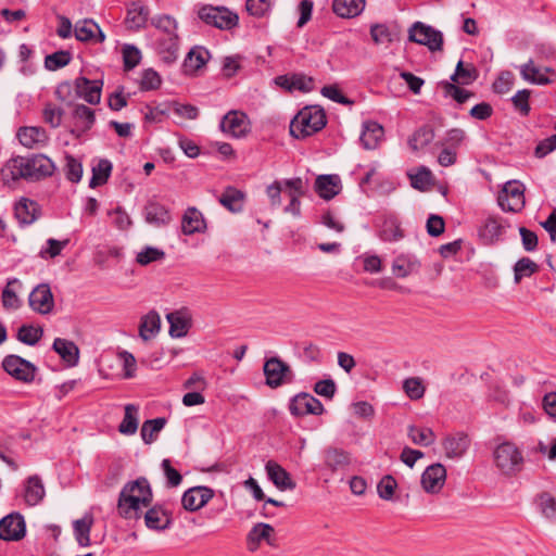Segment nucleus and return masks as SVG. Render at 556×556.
<instances>
[{
  "label": "nucleus",
  "mask_w": 556,
  "mask_h": 556,
  "mask_svg": "<svg viewBox=\"0 0 556 556\" xmlns=\"http://www.w3.org/2000/svg\"><path fill=\"white\" fill-rule=\"evenodd\" d=\"M56 170L54 162L42 153L28 156H13L1 169L4 181L16 182L20 179L39 181L51 177Z\"/></svg>",
  "instance_id": "nucleus-1"
},
{
  "label": "nucleus",
  "mask_w": 556,
  "mask_h": 556,
  "mask_svg": "<svg viewBox=\"0 0 556 556\" xmlns=\"http://www.w3.org/2000/svg\"><path fill=\"white\" fill-rule=\"evenodd\" d=\"M153 502V491L146 477L128 481L122 488L117 500L118 515L124 519H140L142 508H148Z\"/></svg>",
  "instance_id": "nucleus-2"
},
{
  "label": "nucleus",
  "mask_w": 556,
  "mask_h": 556,
  "mask_svg": "<svg viewBox=\"0 0 556 556\" xmlns=\"http://www.w3.org/2000/svg\"><path fill=\"white\" fill-rule=\"evenodd\" d=\"M327 124L326 113L318 105L303 108L290 124V134L296 139H304L321 130Z\"/></svg>",
  "instance_id": "nucleus-3"
},
{
  "label": "nucleus",
  "mask_w": 556,
  "mask_h": 556,
  "mask_svg": "<svg viewBox=\"0 0 556 556\" xmlns=\"http://www.w3.org/2000/svg\"><path fill=\"white\" fill-rule=\"evenodd\" d=\"M493 462L498 471L508 478L519 475L525 466L522 451L510 441H505L495 446Z\"/></svg>",
  "instance_id": "nucleus-4"
},
{
  "label": "nucleus",
  "mask_w": 556,
  "mask_h": 556,
  "mask_svg": "<svg viewBox=\"0 0 556 556\" xmlns=\"http://www.w3.org/2000/svg\"><path fill=\"white\" fill-rule=\"evenodd\" d=\"M198 15L205 24L226 30L232 29L239 22L238 15L225 7L203 5Z\"/></svg>",
  "instance_id": "nucleus-5"
},
{
  "label": "nucleus",
  "mask_w": 556,
  "mask_h": 556,
  "mask_svg": "<svg viewBox=\"0 0 556 556\" xmlns=\"http://www.w3.org/2000/svg\"><path fill=\"white\" fill-rule=\"evenodd\" d=\"M266 384L273 389L291 382L293 372L291 367L278 356L267 358L263 366Z\"/></svg>",
  "instance_id": "nucleus-6"
},
{
  "label": "nucleus",
  "mask_w": 556,
  "mask_h": 556,
  "mask_svg": "<svg viewBox=\"0 0 556 556\" xmlns=\"http://www.w3.org/2000/svg\"><path fill=\"white\" fill-rule=\"evenodd\" d=\"M526 204L525 186L517 180L507 181L498 194V205L503 211L518 213Z\"/></svg>",
  "instance_id": "nucleus-7"
},
{
  "label": "nucleus",
  "mask_w": 556,
  "mask_h": 556,
  "mask_svg": "<svg viewBox=\"0 0 556 556\" xmlns=\"http://www.w3.org/2000/svg\"><path fill=\"white\" fill-rule=\"evenodd\" d=\"M3 370L14 379L30 383L35 380L37 367L18 355H7L2 361Z\"/></svg>",
  "instance_id": "nucleus-8"
},
{
  "label": "nucleus",
  "mask_w": 556,
  "mask_h": 556,
  "mask_svg": "<svg viewBox=\"0 0 556 556\" xmlns=\"http://www.w3.org/2000/svg\"><path fill=\"white\" fill-rule=\"evenodd\" d=\"M308 191V180L301 177L285 179V194L289 198V204L283 207V212L294 217L301 216V198Z\"/></svg>",
  "instance_id": "nucleus-9"
},
{
  "label": "nucleus",
  "mask_w": 556,
  "mask_h": 556,
  "mask_svg": "<svg viewBox=\"0 0 556 556\" xmlns=\"http://www.w3.org/2000/svg\"><path fill=\"white\" fill-rule=\"evenodd\" d=\"M408 38L410 41L427 46L430 51H440L443 46V35L441 31L427 26L421 22H416L409 28Z\"/></svg>",
  "instance_id": "nucleus-10"
},
{
  "label": "nucleus",
  "mask_w": 556,
  "mask_h": 556,
  "mask_svg": "<svg viewBox=\"0 0 556 556\" xmlns=\"http://www.w3.org/2000/svg\"><path fill=\"white\" fill-rule=\"evenodd\" d=\"M289 410L294 417H303L305 415H321L325 408L318 399L309 393L301 392L290 400Z\"/></svg>",
  "instance_id": "nucleus-11"
},
{
  "label": "nucleus",
  "mask_w": 556,
  "mask_h": 556,
  "mask_svg": "<svg viewBox=\"0 0 556 556\" xmlns=\"http://www.w3.org/2000/svg\"><path fill=\"white\" fill-rule=\"evenodd\" d=\"M220 129L233 138L244 137L250 131L248 115L241 111H229L220 121Z\"/></svg>",
  "instance_id": "nucleus-12"
},
{
  "label": "nucleus",
  "mask_w": 556,
  "mask_h": 556,
  "mask_svg": "<svg viewBox=\"0 0 556 556\" xmlns=\"http://www.w3.org/2000/svg\"><path fill=\"white\" fill-rule=\"evenodd\" d=\"M26 534V523L20 513H11L0 520V540L20 541Z\"/></svg>",
  "instance_id": "nucleus-13"
},
{
  "label": "nucleus",
  "mask_w": 556,
  "mask_h": 556,
  "mask_svg": "<svg viewBox=\"0 0 556 556\" xmlns=\"http://www.w3.org/2000/svg\"><path fill=\"white\" fill-rule=\"evenodd\" d=\"M28 303L33 311L46 315L52 312L54 299L50 286L40 283L33 289L28 296Z\"/></svg>",
  "instance_id": "nucleus-14"
},
{
  "label": "nucleus",
  "mask_w": 556,
  "mask_h": 556,
  "mask_svg": "<svg viewBox=\"0 0 556 556\" xmlns=\"http://www.w3.org/2000/svg\"><path fill=\"white\" fill-rule=\"evenodd\" d=\"M214 496V491L208 486H193L188 489L181 497L182 507L188 511H197L207 504Z\"/></svg>",
  "instance_id": "nucleus-15"
},
{
  "label": "nucleus",
  "mask_w": 556,
  "mask_h": 556,
  "mask_svg": "<svg viewBox=\"0 0 556 556\" xmlns=\"http://www.w3.org/2000/svg\"><path fill=\"white\" fill-rule=\"evenodd\" d=\"M446 480V469L440 464H432L421 475V485L427 493L435 494L441 491Z\"/></svg>",
  "instance_id": "nucleus-16"
},
{
  "label": "nucleus",
  "mask_w": 556,
  "mask_h": 556,
  "mask_svg": "<svg viewBox=\"0 0 556 556\" xmlns=\"http://www.w3.org/2000/svg\"><path fill=\"white\" fill-rule=\"evenodd\" d=\"M150 16V9L142 1H132L127 7L125 25L127 29L138 31L147 26Z\"/></svg>",
  "instance_id": "nucleus-17"
},
{
  "label": "nucleus",
  "mask_w": 556,
  "mask_h": 556,
  "mask_svg": "<svg viewBox=\"0 0 556 556\" xmlns=\"http://www.w3.org/2000/svg\"><path fill=\"white\" fill-rule=\"evenodd\" d=\"M102 87V80H90L83 76L75 80V90L77 96L92 105L100 102Z\"/></svg>",
  "instance_id": "nucleus-18"
},
{
  "label": "nucleus",
  "mask_w": 556,
  "mask_h": 556,
  "mask_svg": "<svg viewBox=\"0 0 556 556\" xmlns=\"http://www.w3.org/2000/svg\"><path fill=\"white\" fill-rule=\"evenodd\" d=\"M40 214L39 204L27 198H22L14 206V215L22 226L31 225Z\"/></svg>",
  "instance_id": "nucleus-19"
},
{
  "label": "nucleus",
  "mask_w": 556,
  "mask_h": 556,
  "mask_svg": "<svg viewBox=\"0 0 556 556\" xmlns=\"http://www.w3.org/2000/svg\"><path fill=\"white\" fill-rule=\"evenodd\" d=\"M148 508L149 509L144 514L142 513L147 528L155 531H162L169 528L172 520L162 505L156 504Z\"/></svg>",
  "instance_id": "nucleus-20"
},
{
  "label": "nucleus",
  "mask_w": 556,
  "mask_h": 556,
  "mask_svg": "<svg viewBox=\"0 0 556 556\" xmlns=\"http://www.w3.org/2000/svg\"><path fill=\"white\" fill-rule=\"evenodd\" d=\"M143 214L146 222L155 227L166 226L172 220L169 210L156 201H149L144 206Z\"/></svg>",
  "instance_id": "nucleus-21"
},
{
  "label": "nucleus",
  "mask_w": 556,
  "mask_h": 556,
  "mask_svg": "<svg viewBox=\"0 0 556 556\" xmlns=\"http://www.w3.org/2000/svg\"><path fill=\"white\" fill-rule=\"evenodd\" d=\"M505 231V227L500 223L498 218L490 216L478 229V236L484 245L496 243Z\"/></svg>",
  "instance_id": "nucleus-22"
},
{
  "label": "nucleus",
  "mask_w": 556,
  "mask_h": 556,
  "mask_svg": "<svg viewBox=\"0 0 556 556\" xmlns=\"http://www.w3.org/2000/svg\"><path fill=\"white\" fill-rule=\"evenodd\" d=\"M470 439L464 432L447 435L443 441V448L448 458H460L469 448Z\"/></svg>",
  "instance_id": "nucleus-23"
},
{
  "label": "nucleus",
  "mask_w": 556,
  "mask_h": 556,
  "mask_svg": "<svg viewBox=\"0 0 556 556\" xmlns=\"http://www.w3.org/2000/svg\"><path fill=\"white\" fill-rule=\"evenodd\" d=\"M181 230L185 235L191 236L206 230V223L203 214L197 207H188L181 219Z\"/></svg>",
  "instance_id": "nucleus-24"
},
{
  "label": "nucleus",
  "mask_w": 556,
  "mask_h": 556,
  "mask_svg": "<svg viewBox=\"0 0 556 556\" xmlns=\"http://www.w3.org/2000/svg\"><path fill=\"white\" fill-rule=\"evenodd\" d=\"M155 49L162 61L166 64H172L178 59L179 37L164 36L156 40Z\"/></svg>",
  "instance_id": "nucleus-25"
},
{
  "label": "nucleus",
  "mask_w": 556,
  "mask_h": 556,
  "mask_svg": "<svg viewBox=\"0 0 556 556\" xmlns=\"http://www.w3.org/2000/svg\"><path fill=\"white\" fill-rule=\"evenodd\" d=\"M268 479L280 490H293L295 483L290 473L274 460H268L265 465Z\"/></svg>",
  "instance_id": "nucleus-26"
},
{
  "label": "nucleus",
  "mask_w": 556,
  "mask_h": 556,
  "mask_svg": "<svg viewBox=\"0 0 556 556\" xmlns=\"http://www.w3.org/2000/svg\"><path fill=\"white\" fill-rule=\"evenodd\" d=\"M315 191L324 200L333 199L341 190L337 175H319L315 180Z\"/></svg>",
  "instance_id": "nucleus-27"
},
{
  "label": "nucleus",
  "mask_w": 556,
  "mask_h": 556,
  "mask_svg": "<svg viewBox=\"0 0 556 556\" xmlns=\"http://www.w3.org/2000/svg\"><path fill=\"white\" fill-rule=\"evenodd\" d=\"M420 268V262L413 254H400L392 263V273L397 278H405Z\"/></svg>",
  "instance_id": "nucleus-28"
},
{
  "label": "nucleus",
  "mask_w": 556,
  "mask_h": 556,
  "mask_svg": "<svg viewBox=\"0 0 556 556\" xmlns=\"http://www.w3.org/2000/svg\"><path fill=\"white\" fill-rule=\"evenodd\" d=\"M275 530L269 523H256L248 533L247 541L250 551H255L260 546L261 541H266L267 544L274 546L275 543L271 540Z\"/></svg>",
  "instance_id": "nucleus-29"
},
{
  "label": "nucleus",
  "mask_w": 556,
  "mask_h": 556,
  "mask_svg": "<svg viewBox=\"0 0 556 556\" xmlns=\"http://www.w3.org/2000/svg\"><path fill=\"white\" fill-rule=\"evenodd\" d=\"M521 76L525 80L535 85H547L552 80L547 77V73H553L549 67H539L532 60H529L520 67Z\"/></svg>",
  "instance_id": "nucleus-30"
},
{
  "label": "nucleus",
  "mask_w": 556,
  "mask_h": 556,
  "mask_svg": "<svg viewBox=\"0 0 556 556\" xmlns=\"http://www.w3.org/2000/svg\"><path fill=\"white\" fill-rule=\"evenodd\" d=\"M384 135L383 127L377 122H367L359 137L363 147L372 150L378 147Z\"/></svg>",
  "instance_id": "nucleus-31"
},
{
  "label": "nucleus",
  "mask_w": 556,
  "mask_h": 556,
  "mask_svg": "<svg viewBox=\"0 0 556 556\" xmlns=\"http://www.w3.org/2000/svg\"><path fill=\"white\" fill-rule=\"evenodd\" d=\"M166 319L169 324V336L172 338L185 337L191 327L190 317L182 312L168 313Z\"/></svg>",
  "instance_id": "nucleus-32"
},
{
  "label": "nucleus",
  "mask_w": 556,
  "mask_h": 556,
  "mask_svg": "<svg viewBox=\"0 0 556 556\" xmlns=\"http://www.w3.org/2000/svg\"><path fill=\"white\" fill-rule=\"evenodd\" d=\"M17 139L26 148H34L47 141L48 136L42 127H21L17 131Z\"/></svg>",
  "instance_id": "nucleus-33"
},
{
  "label": "nucleus",
  "mask_w": 556,
  "mask_h": 556,
  "mask_svg": "<svg viewBox=\"0 0 556 556\" xmlns=\"http://www.w3.org/2000/svg\"><path fill=\"white\" fill-rule=\"evenodd\" d=\"M52 348L70 366L77 365L79 359V350L73 341L56 338L53 341Z\"/></svg>",
  "instance_id": "nucleus-34"
},
{
  "label": "nucleus",
  "mask_w": 556,
  "mask_h": 556,
  "mask_svg": "<svg viewBox=\"0 0 556 556\" xmlns=\"http://www.w3.org/2000/svg\"><path fill=\"white\" fill-rule=\"evenodd\" d=\"M365 8V0H333L332 10L342 18L359 15Z\"/></svg>",
  "instance_id": "nucleus-35"
},
{
  "label": "nucleus",
  "mask_w": 556,
  "mask_h": 556,
  "mask_svg": "<svg viewBox=\"0 0 556 556\" xmlns=\"http://www.w3.org/2000/svg\"><path fill=\"white\" fill-rule=\"evenodd\" d=\"M92 525L93 518L91 515H86L73 522L74 535L79 546L87 547L91 544L90 531Z\"/></svg>",
  "instance_id": "nucleus-36"
},
{
  "label": "nucleus",
  "mask_w": 556,
  "mask_h": 556,
  "mask_svg": "<svg viewBox=\"0 0 556 556\" xmlns=\"http://www.w3.org/2000/svg\"><path fill=\"white\" fill-rule=\"evenodd\" d=\"M244 193L231 186H228L219 198V203L232 213L242 211Z\"/></svg>",
  "instance_id": "nucleus-37"
},
{
  "label": "nucleus",
  "mask_w": 556,
  "mask_h": 556,
  "mask_svg": "<svg viewBox=\"0 0 556 556\" xmlns=\"http://www.w3.org/2000/svg\"><path fill=\"white\" fill-rule=\"evenodd\" d=\"M160 315L155 311H151L141 318L139 325V336L142 338V340L148 341L160 331Z\"/></svg>",
  "instance_id": "nucleus-38"
},
{
  "label": "nucleus",
  "mask_w": 556,
  "mask_h": 556,
  "mask_svg": "<svg viewBox=\"0 0 556 556\" xmlns=\"http://www.w3.org/2000/svg\"><path fill=\"white\" fill-rule=\"evenodd\" d=\"M45 486L38 476H31L27 480L25 489V501L28 505L35 506L39 504L45 496Z\"/></svg>",
  "instance_id": "nucleus-39"
},
{
  "label": "nucleus",
  "mask_w": 556,
  "mask_h": 556,
  "mask_svg": "<svg viewBox=\"0 0 556 556\" xmlns=\"http://www.w3.org/2000/svg\"><path fill=\"white\" fill-rule=\"evenodd\" d=\"M166 419L164 417H157L154 419H148L142 424L140 434L141 439L146 444L153 443L159 432L165 427Z\"/></svg>",
  "instance_id": "nucleus-40"
},
{
  "label": "nucleus",
  "mask_w": 556,
  "mask_h": 556,
  "mask_svg": "<svg viewBox=\"0 0 556 556\" xmlns=\"http://www.w3.org/2000/svg\"><path fill=\"white\" fill-rule=\"evenodd\" d=\"M350 463L349 453L342 448L328 447L325 450V464L332 471L342 468Z\"/></svg>",
  "instance_id": "nucleus-41"
},
{
  "label": "nucleus",
  "mask_w": 556,
  "mask_h": 556,
  "mask_svg": "<svg viewBox=\"0 0 556 556\" xmlns=\"http://www.w3.org/2000/svg\"><path fill=\"white\" fill-rule=\"evenodd\" d=\"M138 429V407L134 404L125 406V414L122 422L118 426V431L122 434H135Z\"/></svg>",
  "instance_id": "nucleus-42"
},
{
  "label": "nucleus",
  "mask_w": 556,
  "mask_h": 556,
  "mask_svg": "<svg viewBox=\"0 0 556 556\" xmlns=\"http://www.w3.org/2000/svg\"><path fill=\"white\" fill-rule=\"evenodd\" d=\"M407 435L412 442L420 446H430L435 441V434L430 428H420L417 426H409Z\"/></svg>",
  "instance_id": "nucleus-43"
},
{
  "label": "nucleus",
  "mask_w": 556,
  "mask_h": 556,
  "mask_svg": "<svg viewBox=\"0 0 556 556\" xmlns=\"http://www.w3.org/2000/svg\"><path fill=\"white\" fill-rule=\"evenodd\" d=\"M112 163L106 160H100L97 165L92 167V177L89 181L90 188H97L104 185L111 176Z\"/></svg>",
  "instance_id": "nucleus-44"
},
{
  "label": "nucleus",
  "mask_w": 556,
  "mask_h": 556,
  "mask_svg": "<svg viewBox=\"0 0 556 556\" xmlns=\"http://www.w3.org/2000/svg\"><path fill=\"white\" fill-rule=\"evenodd\" d=\"M434 138V131L432 127L424 125L418 128L408 140V144L412 150L418 151L427 147Z\"/></svg>",
  "instance_id": "nucleus-45"
},
{
  "label": "nucleus",
  "mask_w": 556,
  "mask_h": 556,
  "mask_svg": "<svg viewBox=\"0 0 556 556\" xmlns=\"http://www.w3.org/2000/svg\"><path fill=\"white\" fill-rule=\"evenodd\" d=\"M379 237L382 241L393 242L401 240L404 237V232L395 218H389L383 222Z\"/></svg>",
  "instance_id": "nucleus-46"
},
{
  "label": "nucleus",
  "mask_w": 556,
  "mask_h": 556,
  "mask_svg": "<svg viewBox=\"0 0 556 556\" xmlns=\"http://www.w3.org/2000/svg\"><path fill=\"white\" fill-rule=\"evenodd\" d=\"M208 55V51L203 48L191 49L184 63L186 72H195L201 68L207 62Z\"/></svg>",
  "instance_id": "nucleus-47"
},
{
  "label": "nucleus",
  "mask_w": 556,
  "mask_h": 556,
  "mask_svg": "<svg viewBox=\"0 0 556 556\" xmlns=\"http://www.w3.org/2000/svg\"><path fill=\"white\" fill-rule=\"evenodd\" d=\"M152 26L164 33V36H174L177 34V21L168 14H157L150 20Z\"/></svg>",
  "instance_id": "nucleus-48"
},
{
  "label": "nucleus",
  "mask_w": 556,
  "mask_h": 556,
  "mask_svg": "<svg viewBox=\"0 0 556 556\" xmlns=\"http://www.w3.org/2000/svg\"><path fill=\"white\" fill-rule=\"evenodd\" d=\"M64 174L67 180L77 184L83 177L81 162L71 154H65Z\"/></svg>",
  "instance_id": "nucleus-49"
},
{
  "label": "nucleus",
  "mask_w": 556,
  "mask_h": 556,
  "mask_svg": "<svg viewBox=\"0 0 556 556\" xmlns=\"http://www.w3.org/2000/svg\"><path fill=\"white\" fill-rule=\"evenodd\" d=\"M440 86L443 89L445 97L453 98L459 104L465 103L469 98L473 96L472 92L465 90L453 83L441 81Z\"/></svg>",
  "instance_id": "nucleus-50"
},
{
  "label": "nucleus",
  "mask_w": 556,
  "mask_h": 556,
  "mask_svg": "<svg viewBox=\"0 0 556 556\" xmlns=\"http://www.w3.org/2000/svg\"><path fill=\"white\" fill-rule=\"evenodd\" d=\"M43 331L30 325H23L17 331V340L27 345H35L41 339Z\"/></svg>",
  "instance_id": "nucleus-51"
},
{
  "label": "nucleus",
  "mask_w": 556,
  "mask_h": 556,
  "mask_svg": "<svg viewBox=\"0 0 556 556\" xmlns=\"http://www.w3.org/2000/svg\"><path fill=\"white\" fill-rule=\"evenodd\" d=\"M539 269V265L529 257L520 258L514 267L515 282L518 283L523 277H530Z\"/></svg>",
  "instance_id": "nucleus-52"
},
{
  "label": "nucleus",
  "mask_w": 556,
  "mask_h": 556,
  "mask_svg": "<svg viewBox=\"0 0 556 556\" xmlns=\"http://www.w3.org/2000/svg\"><path fill=\"white\" fill-rule=\"evenodd\" d=\"M73 116L83 123L81 131L91 129L96 123L94 111L84 104H77L74 108Z\"/></svg>",
  "instance_id": "nucleus-53"
},
{
  "label": "nucleus",
  "mask_w": 556,
  "mask_h": 556,
  "mask_svg": "<svg viewBox=\"0 0 556 556\" xmlns=\"http://www.w3.org/2000/svg\"><path fill=\"white\" fill-rule=\"evenodd\" d=\"M71 60V52L60 50L46 56L45 66L49 71H56L70 64Z\"/></svg>",
  "instance_id": "nucleus-54"
},
{
  "label": "nucleus",
  "mask_w": 556,
  "mask_h": 556,
  "mask_svg": "<svg viewBox=\"0 0 556 556\" xmlns=\"http://www.w3.org/2000/svg\"><path fill=\"white\" fill-rule=\"evenodd\" d=\"M397 482L391 475H386L377 484V492L380 498L392 501L394 498Z\"/></svg>",
  "instance_id": "nucleus-55"
},
{
  "label": "nucleus",
  "mask_w": 556,
  "mask_h": 556,
  "mask_svg": "<svg viewBox=\"0 0 556 556\" xmlns=\"http://www.w3.org/2000/svg\"><path fill=\"white\" fill-rule=\"evenodd\" d=\"M164 257L165 252L163 250L153 247H146L142 251H140L137 254L136 261L140 265L147 266L150 263L161 261Z\"/></svg>",
  "instance_id": "nucleus-56"
},
{
  "label": "nucleus",
  "mask_w": 556,
  "mask_h": 556,
  "mask_svg": "<svg viewBox=\"0 0 556 556\" xmlns=\"http://www.w3.org/2000/svg\"><path fill=\"white\" fill-rule=\"evenodd\" d=\"M162 84L161 76L153 68H147L141 74L140 89L143 91L155 90Z\"/></svg>",
  "instance_id": "nucleus-57"
},
{
  "label": "nucleus",
  "mask_w": 556,
  "mask_h": 556,
  "mask_svg": "<svg viewBox=\"0 0 556 556\" xmlns=\"http://www.w3.org/2000/svg\"><path fill=\"white\" fill-rule=\"evenodd\" d=\"M141 58V52L137 47L131 45H125L123 47V61L125 71L135 68L140 63Z\"/></svg>",
  "instance_id": "nucleus-58"
},
{
  "label": "nucleus",
  "mask_w": 556,
  "mask_h": 556,
  "mask_svg": "<svg viewBox=\"0 0 556 556\" xmlns=\"http://www.w3.org/2000/svg\"><path fill=\"white\" fill-rule=\"evenodd\" d=\"M15 282H17V279L9 280L8 285L2 290L1 303L5 309H17L21 306V300L15 291L10 288V286Z\"/></svg>",
  "instance_id": "nucleus-59"
},
{
  "label": "nucleus",
  "mask_w": 556,
  "mask_h": 556,
  "mask_svg": "<svg viewBox=\"0 0 556 556\" xmlns=\"http://www.w3.org/2000/svg\"><path fill=\"white\" fill-rule=\"evenodd\" d=\"M63 114L64 110L52 103H47L42 112L43 121L52 128H56L61 125Z\"/></svg>",
  "instance_id": "nucleus-60"
},
{
  "label": "nucleus",
  "mask_w": 556,
  "mask_h": 556,
  "mask_svg": "<svg viewBox=\"0 0 556 556\" xmlns=\"http://www.w3.org/2000/svg\"><path fill=\"white\" fill-rule=\"evenodd\" d=\"M403 389L410 400H419L425 394V387L419 378H407L403 382Z\"/></svg>",
  "instance_id": "nucleus-61"
},
{
  "label": "nucleus",
  "mask_w": 556,
  "mask_h": 556,
  "mask_svg": "<svg viewBox=\"0 0 556 556\" xmlns=\"http://www.w3.org/2000/svg\"><path fill=\"white\" fill-rule=\"evenodd\" d=\"M456 76L460 77V85H469L478 77L477 68L472 64L465 65L460 60L456 64Z\"/></svg>",
  "instance_id": "nucleus-62"
},
{
  "label": "nucleus",
  "mask_w": 556,
  "mask_h": 556,
  "mask_svg": "<svg viewBox=\"0 0 556 556\" xmlns=\"http://www.w3.org/2000/svg\"><path fill=\"white\" fill-rule=\"evenodd\" d=\"M531 91L528 89H522L516 92V94L511 98V102L517 111L522 116H527L530 113V104H529V98H530Z\"/></svg>",
  "instance_id": "nucleus-63"
},
{
  "label": "nucleus",
  "mask_w": 556,
  "mask_h": 556,
  "mask_svg": "<svg viewBox=\"0 0 556 556\" xmlns=\"http://www.w3.org/2000/svg\"><path fill=\"white\" fill-rule=\"evenodd\" d=\"M539 505L542 514L547 518L555 520L556 519V498L553 497L549 493H542L539 496Z\"/></svg>",
  "instance_id": "nucleus-64"
}]
</instances>
